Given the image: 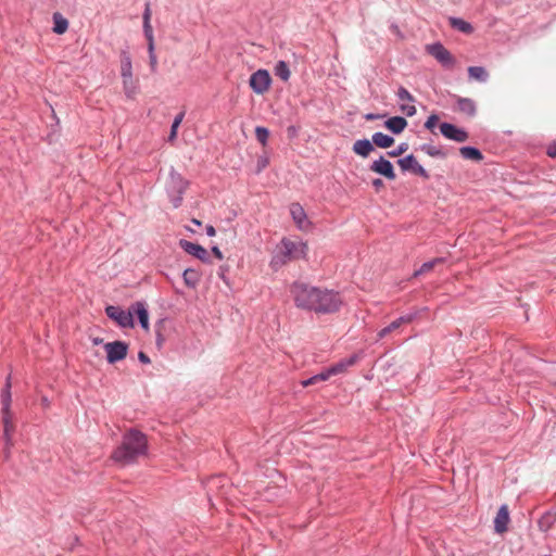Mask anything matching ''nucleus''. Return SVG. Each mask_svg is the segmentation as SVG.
<instances>
[{"label": "nucleus", "mask_w": 556, "mask_h": 556, "mask_svg": "<svg viewBox=\"0 0 556 556\" xmlns=\"http://www.w3.org/2000/svg\"><path fill=\"white\" fill-rule=\"evenodd\" d=\"M394 139L389 135H386L383 132H375L372 135V144L379 148L387 149L392 147Z\"/></svg>", "instance_id": "24"}, {"label": "nucleus", "mask_w": 556, "mask_h": 556, "mask_svg": "<svg viewBox=\"0 0 556 556\" xmlns=\"http://www.w3.org/2000/svg\"><path fill=\"white\" fill-rule=\"evenodd\" d=\"M451 25L454 28H456L459 31L465 33V34H470L473 30L471 24H469L468 22H466L462 18H455V17L451 18Z\"/></svg>", "instance_id": "31"}, {"label": "nucleus", "mask_w": 556, "mask_h": 556, "mask_svg": "<svg viewBox=\"0 0 556 556\" xmlns=\"http://www.w3.org/2000/svg\"><path fill=\"white\" fill-rule=\"evenodd\" d=\"M255 136H256V139L263 144V146H266L267 143V140H268V137H269V131L267 128L263 127V126H257L255 128Z\"/></svg>", "instance_id": "34"}, {"label": "nucleus", "mask_w": 556, "mask_h": 556, "mask_svg": "<svg viewBox=\"0 0 556 556\" xmlns=\"http://www.w3.org/2000/svg\"><path fill=\"white\" fill-rule=\"evenodd\" d=\"M422 150L430 156H443L444 155L440 149L432 147V146H424Z\"/></svg>", "instance_id": "36"}, {"label": "nucleus", "mask_w": 556, "mask_h": 556, "mask_svg": "<svg viewBox=\"0 0 556 556\" xmlns=\"http://www.w3.org/2000/svg\"><path fill=\"white\" fill-rule=\"evenodd\" d=\"M138 358L143 364H150L151 363L150 357L144 352H139L138 353Z\"/></svg>", "instance_id": "43"}, {"label": "nucleus", "mask_w": 556, "mask_h": 556, "mask_svg": "<svg viewBox=\"0 0 556 556\" xmlns=\"http://www.w3.org/2000/svg\"><path fill=\"white\" fill-rule=\"evenodd\" d=\"M379 117H380V115L372 114V113L366 114V116H365V118H366L367 121H374V119H377V118H379Z\"/></svg>", "instance_id": "49"}, {"label": "nucleus", "mask_w": 556, "mask_h": 556, "mask_svg": "<svg viewBox=\"0 0 556 556\" xmlns=\"http://www.w3.org/2000/svg\"><path fill=\"white\" fill-rule=\"evenodd\" d=\"M407 149H408V144L403 142L395 150L388 152V155L391 157H396V156H400L403 153H405L407 151Z\"/></svg>", "instance_id": "35"}, {"label": "nucleus", "mask_w": 556, "mask_h": 556, "mask_svg": "<svg viewBox=\"0 0 556 556\" xmlns=\"http://www.w3.org/2000/svg\"><path fill=\"white\" fill-rule=\"evenodd\" d=\"M440 131L445 138L456 142H465L468 139V134L464 129L457 128L450 123H442Z\"/></svg>", "instance_id": "11"}, {"label": "nucleus", "mask_w": 556, "mask_h": 556, "mask_svg": "<svg viewBox=\"0 0 556 556\" xmlns=\"http://www.w3.org/2000/svg\"><path fill=\"white\" fill-rule=\"evenodd\" d=\"M214 255L218 258V260H223V253L220 252V250L217 248V247H214L212 249Z\"/></svg>", "instance_id": "48"}, {"label": "nucleus", "mask_w": 556, "mask_h": 556, "mask_svg": "<svg viewBox=\"0 0 556 556\" xmlns=\"http://www.w3.org/2000/svg\"><path fill=\"white\" fill-rule=\"evenodd\" d=\"M206 235L210 237H214L216 235V230L212 225L206 226Z\"/></svg>", "instance_id": "47"}, {"label": "nucleus", "mask_w": 556, "mask_h": 556, "mask_svg": "<svg viewBox=\"0 0 556 556\" xmlns=\"http://www.w3.org/2000/svg\"><path fill=\"white\" fill-rule=\"evenodd\" d=\"M143 31L147 39L154 38L150 22H143Z\"/></svg>", "instance_id": "38"}, {"label": "nucleus", "mask_w": 556, "mask_h": 556, "mask_svg": "<svg viewBox=\"0 0 556 556\" xmlns=\"http://www.w3.org/2000/svg\"><path fill=\"white\" fill-rule=\"evenodd\" d=\"M271 77L266 70H258L250 77L249 85L257 94H264L270 88Z\"/></svg>", "instance_id": "5"}, {"label": "nucleus", "mask_w": 556, "mask_h": 556, "mask_svg": "<svg viewBox=\"0 0 556 556\" xmlns=\"http://www.w3.org/2000/svg\"><path fill=\"white\" fill-rule=\"evenodd\" d=\"M290 214L300 230H308L311 222L307 219L306 213L301 204L292 203L290 205Z\"/></svg>", "instance_id": "13"}, {"label": "nucleus", "mask_w": 556, "mask_h": 556, "mask_svg": "<svg viewBox=\"0 0 556 556\" xmlns=\"http://www.w3.org/2000/svg\"><path fill=\"white\" fill-rule=\"evenodd\" d=\"M438 121H439L438 115L432 114V115H430V116L428 117V119L426 121V123H425V127H426L427 129H429V130H431V131H432V130H433V128L435 127V125H437Z\"/></svg>", "instance_id": "37"}, {"label": "nucleus", "mask_w": 556, "mask_h": 556, "mask_svg": "<svg viewBox=\"0 0 556 556\" xmlns=\"http://www.w3.org/2000/svg\"><path fill=\"white\" fill-rule=\"evenodd\" d=\"M509 522V511L507 505H502L494 519V529L497 533H504L507 531Z\"/></svg>", "instance_id": "16"}, {"label": "nucleus", "mask_w": 556, "mask_h": 556, "mask_svg": "<svg viewBox=\"0 0 556 556\" xmlns=\"http://www.w3.org/2000/svg\"><path fill=\"white\" fill-rule=\"evenodd\" d=\"M372 186L375 187L376 190H380L381 188H383L384 184L381 179L377 178L372 181Z\"/></svg>", "instance_id": "45"}, {"label": "nucleus", "mask_w": 556, "mask_h": 556, "mask_svg": "<svg viewBox=\"0 0 556 556\" xmlns=\"http://www.w3.org/2000/svg\"><path fill=\"white\" fill-rule=\"evenodd\" d=\"M396 96L401 101L400 110L402 113H404L406 116H414L417 112L416 106L414 105V96L404 87H400L397 89Z\"/></svg>", "instance_id": "8"}, {"label": "nucleus", "mask_w": 556, "mask_h": 556, "mask_svg": "<svg viewBox=\"0 0 556 556\" xmlns=\"http://www.w3.org/2000/svg\"><path fill=\"white\" fill-rule=\"evenodd\" d=\"M442 263H443V258H441V257H437L432 261L426 262L421 265V267L418 270L415 271V276L429 273L430 270H432L435 267V265L442 264Z\"/></svg>", "instance_id": "32"}, {"label": "nucleus", "mask_w": 556, "mask_h": 556, "mask_svg": "<svg viewBox=\"0 0 556 556\" xmlns=\"http://www.w3.org/2000/svg\"><path fill=\"white\" fill-rule=\"evenodd\" d=\"M468 75L470 79L478 81H485L489 76L486 70L482 66H470L468 68Z\"/></svg>", "instance_id": "29"}, {"label": "nucleus", "mask_w": 556, "mask_h": 556, "mask_svg": "<svg viewBox=\"0 0 556 556\" xmlns=\"http://www.w3.org/2000/svg\"><path fill=\"white\" fill-rule=\"evenodd\" d=\"M358 357L357 355H352L349 358L341 359L340 362L333 364L330 366V372H332L333 376L344 374L349 367L356 364Z\"/></svg>", "instance_id": "17"}, {"label": "nucleus", "mask_w": 556, "mask_h": 556, "mask_svg": "<svg viewBox=\"0 0 556 556\" xmlns=\"http://www.w3.org/2000/svg\"><path fill=\"white\" fill-rule=\"evenodd\" d=\"M402 170H409L415 175H419L426 179L429 178L427 170L417 162L416 157L410 154L397 161Z\"/></svg>", "instance_id": "9"}, {"label": "nucleus", "mask_w": 556, "mask_h": 556, "mask_svg": "<svg viewBox=\"0 0 556 556\" xmlns=\"http://www.w3.org/2000/svg\"><path fill=\"white\" fill-rule=\"evenodd\" d=\"M2 424H3V438L5 441V454H9L10 447L13 445V432L15 430V426L13 422L12 413L2 414Z\"/></svg>", "instance_id": "14"}, {"label": "nucleus", "mask_w": 556, "mask_h": 556, "mask_svg": "<svg viewBox=\"0 0 556 556\" xmlns=\"http://www.w3.org/2000/svg\"><path fill=\"white\" fill-rule=\"evenodd\" d=\"M275 75L278 76L281 80L287 81L290 78V70L288 64L285 61H279L275 68Z\"/></svg>", "instance_id": "30"}, {"label": "nucleus", "mask_w": 556, "mask_h": 556, "mask_svg": "<svg viewBox=\"0 0 556 556\" xmlns=\"http://www.w3.org/2000/svg\"><path fill=\"white\" fill-rule=\"evenodd\" d=\"M384 125L393 134H401L407 127V121L402 116H393L387 119Z\"/></svg>", "instance_id": "20"}, {"label": "nucleus", "mask_w": 556, "mask_h": 556, "mask_svg": "<svg viewBox=\"0 0 556 556\" xmlns=\"http://www.w3.org/2000/svg\"><path fill=\"white\" fill-rule=\"evenodd\" d=\"M352 149L355 154L367 157L374 151V144L368 139H359L354 142Z\"/></svg>", "instance_id": "19"}, {"label": "nucleus", "mask_w": 556, "mask_h": 556, "mask_svg": "<svg viewBox=\"0 0 556 556\" xmlns=\"http://www.w3.org/2000/svg\"><path fill=\"white\" fill-rule=\"evenodd\" d=\"M170 188L181 194L188 187V182L182 178V176L176 172L170 173Z\"/></svg>", "instance_id": "23"}, {"label": "nucleus", "mask_w": 556, "mask_h": 556, "mask_svg": "<svg viewBox=\"0 0 556 556\" xmlns=\"http://www.w3.org/2000/svg\"><path fill=\"white\" fill-rule=\"evenodd\" d=\"M106 359L110 364H114L127 356L128 345L123 341H113L104 344Z\"/></svg>", "instance_id": "7"}, {"label": "nucleus", "mask_w": 556, "mask_h": 556, "mask_svg": "<svg viewBox=\"0 0 556 556\" xmlns=\"http://www.w3.org/2000/svg\"><path fill=\"white\" fill-rule=\"evenodd\" d=\"M547 154L552 157L556 156V144L549 146L547 149Z\"/></svg>", "instance_id": "46"}, {"label": "nucleus", "mask_w": 556, "mask_h": 556, "mask_svg": "<svg viewBox=\"0 0 556 556\" xmlns=\"http://www.w3.org/2000/svg\"><path fill=\"white\" fill-rule=\"evenodd\" d=\"M318 382H319L318 376H317V375H315V376H313V377H311V378H308V379H306V380H303V381L301 382V384H302L304 388H306V387H309V386L316 384V383H318Z\"/></svg>", "instance_id": "40"}, {"label": "nucleus", "mask_w": 556, "mask_h": 556, "mask_svg": "<svg viewBox=\"0 0 556 556\" xmlns=\"http://www.w3.org/2000/svg\"><path fill=\"white\" fill-rule=\"evenodd\" d=\"M121 77L123 81V89L127 98H134L138 90L137 80L132 74L131 56L127 51L121 52Z\"/></svg>", "instance_id": "4"}, {"label": "nucleus", "mask_w": 556, "mask_h": 556, "mask_svg": "<svg viewBox=\"0 0 556 556\" xmlns=\"http://www.w3.org/2000/svg\"><path fill=\"white\" fill-rule=\"evenodd\" d=\"M53 31L58 35L64 34L68 28V21L59 12L53 14Z\"/></svg>", "instance_id": "26"}, {"label": "nucleus", "mask_w": 556, "mask_h": 556, "mask_svg": "<svg viewBox=\"0 0 556 556\" xmlns=\"http://www.w3.org/2000/svg\"><path fill=\"white\" fill-rule=\"evenodd\" d=\"M132 309H134L135 314L137 315L141 327L144 330H148L149 329V314H148L146 304L142 302H136L132 305Z\"/></svg>", "instance_id": "21"}, {"label": "nucleus", "mask_w": 556, "mask_h": 556, "mask_svg": "<svg viewBox=\"0 0 556 556\" xmlns=\"http://www.w3.org/2000/svg\"><path fill=\"white\" fill-rule=\"evenodd\" d=\"M370 170L384 176L389 180H394L396 178L393 165L382 156L370 165Z\"/></svg>", "instance_id": "12"}, {"label": "nucleus", "mask_w": 556, "mask_h": 556, "mask_svg": "<svg viewBox=\"0 0 556 556\" xmlns=\"http://www.w3.org/2000/svg\"><path fill=\"white\" fill-rule=\"evenodd\" d=\"M149 62H150L151 72L154 73L157 67L156 54H149Z\"/></svg>", "instance_id": "41"}, {"label": "nucleus", "mask_w": 556, "mask_h": 556, "mask_svg": "<svg viewBox=\"0 0 556 556\" xmlns=\"http://www.w3.org/2000/svg\"><path fill=\"white\" fill-rule=\"evenodd\" d=\"M106 315L113 319L118 326L127 328L134 327V317L130 311H124L118 306L109 305L105 308Z\"/></svg>", "instance_id": "6"}, {"label": "nucleus", "mask_w": 556, "mask_h": 556, "mask_svg": "<svg viewBox=\"0 0 556 556\" xmlns=\"http://www.w3.org/2000/svg\"><path fill=\"white\" fill-rule=\"evenodd\" d=\"M456 103H457V110L460 113L466 114L468 116H473L476 114V104H475L473 100H471L469 98L457 97Z\"/></svg>", "instance_id": "22"}, {"label": "nucleus", "mask_w": 556, "mask_h": 556, "mask_svg": "<svg viewBox=\"0 0 556 556\" xmlns=\"http://www.w3.org/2000/svg\"><path fill=\"white\" fill-rule=\"evenodd\" d=\"M184 116H185V113L181 112L179 113L178 115H176L173 124H172V127H170V134L168 136V141L173 142L175 141L176 137H177V131H178V128L184 119Z\"/></svg>", "instance_id": "33"}, {"label": "nucleus", "mask_w": 556, "mask_h": 556, "mask_svg": "<svg viewBox=\"0 0 556 556\" xmlns=\"http://www.w3.org/2000/svg\"><path fill=\"white\" fill-rule=\"evenodd\" d=\"M192 223H193V224H195V225H198V226H200V225H201V222H200V220H198V219H192Z\"/></svg>", "instance_id": "53"}, {"label": "nucleus", "mask_w": 556, "mask_h": 556, "mask_svg": "<svg viewBox=\"0 0 556 556\" xmlns=\"http://www.w3.org/2000/svg\"><path fill=\"white\" fill-rule=\"evenodd\" d=\"M150 20H151V9H150V4L147 3L144 12H143V22H150Z\"/></svg>", "instance_id": "42"}, {"label": "nucleus", "mask_w": 556, "mask_h": 556, "mask_svg": "<svg viewBox=\"0 0 556 556\" xmlns=\"http://www.w3.org/2000/svg\"><path fill=\"white\" fill-rule=\"evenodd\" d=\"M10 389H11V381H10V377H8L7 382H5V388L2 391V395H1V405H2L1 412H2V414L11 413V410H10V405H11Z\"/></svg>", "instance_id": "27"}, {"label": "nucleus", "mask_w": 556, "mask_h": 556, "mask_svg": "<svg viewBox=\"0 0 556 556\" xmlns=\"http://www.w3.org/2000/svg\"><path fill=\"white\" fill-rule=\"evenodd\" d=\"M414 316L413 315H406V316H402L397 319H395L394 321H392L389 326L382 328L379 332H378V337L379 338H384L386 336H388L389 333H391L392 331L399 329L403 324H408L413 320Z\"/></svg>", "instance_id": "18"}, {"label": "nucleus", "mask_w": 556, "mask_h": 556, "mask_svg": "<svg viewBox=\"0 0 556 556\" xmlns=\"http://www.w3.org/2000/svg\"><path fill=\"white\" fill-rule=\"evenodd\" d=\"M427 51L445 66L454 64V58L441 43H433L427 47Z\"/></svg>", "instance_id": "10"}, {"label": "nucleus", "mask_w": 556, "mask_h": 556, "mask_svg": "<svg viewBox=\"0 0 556 556\" xmlns=\"http://www.w3.org/2000/svg\"><path fill=\"white\" fill-rule=\"evenodd\" d=\"M180 200H181V198H180V197H179V198H177V199H175V201H174V206H175V207L179 206V204H180Z\"/></svg>", "instance_id": "52"}, {"label": "nucleus", "mask_w": 556, "mask_h": 556, "mask_svg": "<svg viewBox=\"0 0 556 556\" xmlns=\"http://www.w3.org/2000/svg\"><path fill=\"white\" fill-rule=\"evenodd\" d=\"M258 164H260L258 165V172H260L267 166V160H262L258 162Z\"/></svg>", "instance_id": "50"}, {"label": "nucleus", "mask_w": 556, "mask_h": 556, "mask_svg": "<svg viewBox=\"0 0 556 556\" xmlns=\"http://www.w3.org/2000/svg\"><path fill=\"white\" fill-rule=\"evenodd\" d=\"M149 54H155L154 52V38L147 39Z\"/></svg>", "instance_id": "44"}, {"label": "nucleus", "mask_w": 556, "mask_h": 556, "mask_svg": "<svg viewBox=\"0 0 556 556\" xmlns=\"http://www.w3.org/2000/svg\"><path fill=\"white\" fill-rule=\"evenodd\" d=\"M179 244L185 252L197 257L198 260H200V261L207 260L208 253L202 245L187 241V240H180Z\"/></svg>", "instance_id": "15"}, {"label": "nucleus", "mask_w": 556, "mask_h": 556, "mask_svg": "<svg viewBox=\"0 0 556 556\" xmlns=\"http://www.w3.org/2000/svg\"><path fill=\"white\" fill-rule=\"evenodd\" d=\"M290 293L298 308L316 314H333L343 305L339 292L302 281L293 282Z\"/></svg>", "instance_id": "1"}, {"label": "nucleus", "mask_w": 556, "mask_h": 556, "mask_svg": "<svg viewBox=\"0 0 556 556\" xmlns=\"http://www.w3.org/2000/svg\"><path fill=\"white\" fill-rule=\"evenodd\" d=\"M92 342L94 345H99L103 342V340L101 338H94V339H92Z\"/></svg>", "instance_id": "51"}, {"label": "nucleus", "mask_w": 556, "mask_h": 556, "mask_svg": "<svg viewBox=\"0 0 556 556\" xmlns=\"http://www.w3.org/2000/svg\"><path fill=\"white\" fill-rule=\"evenodd\" d=\"M460 155L466 160H472L479 162L483 159L482 153L472 147H463L459 149Z\"/></svg>", "instance_id": "28"}, {"label": "nucleus", "mask_w": 556, "mask_h": 556, "mask_svg": "<svg viewBox=\"0 0 556 556\" xmlns=\"http://www.w3.org/2000/svg\"><path fill=\"white\" fill-rule=\"evenodd\" d=\"M182 276L186 286L190 288H195L201 280V274L193 268H187Z\"/></svg>", "instance_id": "25"}, {"label": "nucleus", "mask_w": 556, "mask_h": 556, "mask_svg": "<svg viewBox=\"0 0 556 556\" xmlns=\"http://www.w3.org/2000/svg\"><path fill=\"white\" fill-rule=\"evenodd\" d=\"M147 451V437L142 432L131 429L124 434L123 441L113 452L112 458L122 465H128L146 455Z\"/></svg>", "instance_id": "2"}, {"label": "nucleus", "mask_w": 556, "mask_h": 556, "mask_svg": "<svg viewBox=\"0 0 556 556\" xmlns=\"http://www.w3.org/2000/svg\"><path fill=\"white\" fill-rule=\"evenodd\" d=\"M307 251V243L283 238L276 247L270 261V267L277 270L291 261L305 258Z\"/></svg>", "instance_id": "3"}, {"label": "nucleus", "mask_w": 556, "mask_h": 556, "mask_svg": "<svg viewBox=\"0 0 556 556\" xmlns=\"http://www.w3.org/2000/svg\"><path fill=\"white\" fill-rule=\"evenodd\" d=\"M319 382L327 381L330 377H332V372H330V368H327L323 370L321 372L317 374Z\"/></svg>", "instance_id": "39"}]
</instances>
